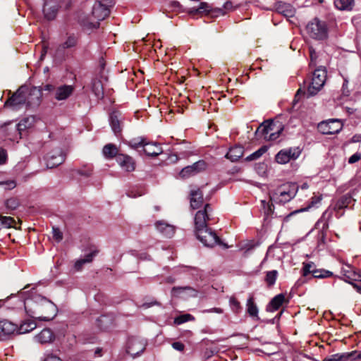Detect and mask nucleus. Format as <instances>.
Wrapping results in <instances>:
<instances>
[{
	"label": "nucleus",
	"instance_id": "45",
	"mask_svg": "<svg viewBox=\"0 0 361 361\" xmlns=\"http://www.w3.org/2000/svg\"><path fill=\"white\" fill-rule=\"evenodd\" d=\"M8 123V122L7 123H5L2 126H1V130L2 131L5 133V135L8 137H9V138L11 140H16L18 137V133H15L13 132V130L11 128L10 126H7L6 128H5V126Z\"/></svg>",
	"mask_w": 361,
	"mask_h": 361
},
{
	"label": "nucleus",
	"instance_id": "41",
	"mask_svg": "<svg viewBox=\"0 0 361 361\" xmlns=\"http://www.w3.org/2000/svg\"><path fill=\"white\" fill-rule=\"evenodd\" d=\"M146 141L145 139L143 137H137L132 139L129 142V146L135 149H138L140 147H142L143 149L144 145H145Z\"/></svg>",
	"mask_w": 361,
	"mask_h": 361
},
{
	"label": "nucleus",
	"instance_id": "12",
	"mask_svg": "<svg viewBox=\"0 0 361 361\" xmlns=\"http://www.w3.org/2000/svg\"><path fill=\"white\" fill-rule=\"evenodd\" d=\"M25 97H26V104L28 106H38L40 103V99L42 97V91L40 89L32 87L31 88H28L25 87Z\"/></svg>",
	"mask_w": 361,
	"mask_h": 361
},
{
	"label": "nucleus",
	"instance_id": "17",
	"mask_svg": "<svg viewBox=\"0 0 361 361\" xmlns=\"http://www.w3.org/2000/svg\"><path fill=\"white\" fill-rule=\"evenodd\" d=\"M59 10V5L54 0H47L44 2L43 13L45 18L51 20L55 18Z\"/></svg>",
	"mask_w": 361,
	"mask_h": 361
},
{
	"label": "nucleus",
	"instance_id": "31",
	"mask_svg": "<svg viewBox=\"0 0 361 361\" xmlns=\"http://www.w3.org/2000/svg\"><path fill=\"white\" fill-rule=\"evenodd\" d=\"M1 333L5 335H10L16 331L18 332V326L8 320H1Z\"/></svg>",
	"mask_w": 361,
	"mask_h": 361
},
{
	"label": "nucleus",
	"instance_id": "61",
	"mask_svg": "<svg viewBox=\"0 0 361 361\" xmlns=\"http://www.w3.org/2000/svg\"><path fill=\"white\" fill-rule=\"evenodd\" d=\"M47 49H48V47L45 44H44L42 46V54H41V56H40V59L42 60L43 58L44 57V56L46 55L47 52Z\"/></svg>",
	"mask_w": 361,
	"mask_h": 361
},
{
	"label": "nucleus",
	"instance_id": "14",
	"mask_svg": "<svg viewBox=\"0 0 361 361\" xmlns=\"http://www.w3.org/2000/svg\"><path fill=\"white\" fill-rule=\"evenodd\" d=\"M116 162L121 169L126 172H132L135 169V161L134 159L128 154H118L116 157Z\"/></svg>",
	"mask_w": 361,
	"mask_h": 361
},
{
	"label": "nucleus",
	"instance_id": "51",
	"mask_svg": "<svg viewBox=\"0 0 361 361\" xmlns=\"http://www.w3.org/2000/svg\"><path fill=\"white\" fill-rule=\"evenodd\" d=\"M53 237L57 242H60L63 239V234L59 228H53Z\"/></svg>",
	"mask_w": 361,
	"mask_h": 361
},
{
	"label": "nucleus",
	"instance_id": "16",
	"mask_svg": "<svg viewBox=\"0 0 361 361\" xmlns=\"http://www.w3.org/2000/svg\"><path fill=\"white\" fill-rule=\"evenodd\" d=\"M46 160L47 168L53 169L64 161L65 156L60 149H56L48 154Z\"/></svg>",
	"mask_w": 361,
	"mask_h": 361
},
{
	"label": "nucleus",
	"instance_id": "29",
	"mask_svg": "<svg viewBox=\"0 0 361 361\" xmlns=\"http://www.w3.org/2000/svg\"><path fill=\"white\" fill-rule=\"evenodd\" d=\"M110 125L116 135H118L122 130L121 121L116 112H113L110 116Z\"/></svg>",
	"mask_w": 361,
	"mask_h": 361
},
{
	"label": "nucleus",
	"instance_id": "37",
	"mask_svg": "<svg viewBox=\"0 0 361 361\" xmlns=\"http://www.w3.org/2000/svg\"><path fill=\"white\" fill-rule=\"evenodd\" d=\"M37 325L35 322L33 321H27L22 324H20V327L18 328V333L19 334H25L27 332H30V331L35 329L36 328Z\"/></svg>",
	"mask_w": 361,
	"mask_h": 361
},
{
	"label": "nucleus",
	"instance_id": "1",
	"mask_svg": "<svg viewBox=\"0 0 361 361\" xmlns=\"http://www.w3.org/2000/svg\"><path fill=\"white\" fill-rule=\"evenodd\" d=\"M30 297V302L27 303L28 316L39 321H51L56 316V306L38 294L35 288L31 289Z\"/></svg>",
	"mask_w": 361,
	"mask_h": 361
},
{
	"label": "nucleus",
	"instance_id": "59",
	"mask_svg": "<svg viewBox=\"0 0 361 361\" xmlns=\"http://www.w3.org/2000/svg\"><path fill=\"white\" fill-rule=\"evenodd\" d=\"M322 200V196H315V197H313L312 198V202H311V204L312 206H314L318 203L320 202V201Z\"/></svg>",
	"mask_w": 361,
	"mask_h": 361
},
{
	"label": "nucleus",
	"instance_id": "27",
	"mask_svg": "<svg viewBox=\"0 0 361 361\" xmlns=\"http://www.w3.org/2000/svg\"><path fill=\"white\" fill-rule=\"evenodd\" d=\"M243 147L241 146H235L231 147L227 152L226 157L231 161H235L238 160L243 155Z\"/></svg>",
	"mask_w": 361,
	"mask_h": 361
},
{
	"label": "nucleus",
	"instance_id": "28",
	"mask_svg": "<svg viewBox=\"0 0 361 361\" xmlns=\"http://www.w3.org/2000/svg\"><path fill=\"white\" fill-rule=\"evenodd\" d=\"M285 300V296L283 294H279L276 295L269 302L267 310L270 312H274L279 309L282 305Z\"/></svg>",
	"mask_w": 361,
	"mask_h": 361
},
{
	"label": "nucleus",
	"instance_id": "2",
	"mask_svg": "<svg viewBox=\"0 0 361 361\" xmlns=\"http://www.w3.org/2000/svg\"><path fill=\"white\" fill-rule=\"evenodd\" d=\"M211 206L206 204L202 210H199L195 216V226L197 238L207 247H214L220 243L216 233L207 226L209 220Z\"/></svg>",
	"mask_w": 361,
	"mask_h": 361
},
{
	"label": "nucleus",
	"instance_id": "40",
	"mask_svg": "<svg viewBox=\"0 0 361 361\" xmlns=\"http://www.w3.org/2000/svg\"><path fill=\"white\" fill-rule=\"evenodd\" d=\"M277 276L278 271L276 270H272L267 272L265 281L269 286H271L275 283Z\"/></svg>",
	"mask_w": 361,
	"mask_h": 361
},
{
	"label": "nucleus",
	"instance_id": "9",
	"mask_svg": "<svg viewBox=\"0 0 361 361\" xmlns=\"http://www.w3.org/2000/svg\"><path fill=\"white\" fill-rule=\"evenodd\" d=\"M343 125L338 119H331L320 122L318 124V130L324 135H332L338 133Z\"/></svg>",
	"mask_w": 361,
	"mask_h": 361
},
{
	"label": "nucleus",
	"instance_id": "34",
	"mask_svg": "<svg viewBox=\"0 0 361 361\" xmlns=\"http://www.w3.org/2000/svg\"><path fill=\"white\" fill-rule=\"evenodd\" d=\"M247 312L252 317L258 318V308L254 302L253 298L251 297L247 301Z\"/></svg>",
	"mask_w": 361,
	"mask_h": 361
},
{
	"label": "nucleus",
	"instance_id": "22",
	"mask_svg": "<svg viewBox=\"0 0 361 361\" xmlns=\"http://www.w3.org/2000/svg\"><path fill=\"white\" fill-rule=\"evenodd\" d=\"M142 152L147 156L157 157L161 154L162 147L156 142H147L143 146Z\"/></svg>",
	"mask_w": 361,
	"mask_h": 361
},
{
	"label": "nucleus",
	"instance_id": "26",
	"mask_svg": "<svg viewBox=\"0 0 361 361\" xmlns=\"http://www.w3.org/2000/svg\"><path fill=\"white\" fill-rule=\"evenodd\" d=\"M341 272L345 282L352 285V283H354L353 281L357 280V275L350 266L346 265L345 267H343Z\"/></svg>",
	"mask_w": 361,
	"mask_h": 361
},
{
	"label": "nucleus",
	"instance_id": "4",
	"mask_svg": "<svg viewBox=\"0 0 361 361\" xmlns=\"http://www.w3.org/2000/svg\"><path fill=\"white\" fill-rule=\"evenodd\" d=\"M283 130L281 124L265 121L257 128L255 134L267 141H275L279 137Z\"/></svg>",
	"mask_w": 361,
	"mask_h": 361
},
{
	"label": "nucleus",
	"instance_id": "62",
	"mask_svg": "<svg viewBox=\"0 0 361 361\" xmlns=\"http://www.w3.org/2000/svg\"><path fill=\"white\" fill-rule=\"evenodd\" d=\"M352 286L359 293L361 294V286H359L358 284L355 283H352Z\"/></svg>",
	"mask_w": 361,
	"mask_h": 361
},
{
	"label": "nucleus",
	"instance_id": "30",
	"mask_svg": "<svg viewBox=\"0 0 361 361\" xmlns=\"http://www.w3.org/2000/svg\"><path fill=\"white\" fill-rule=\"evenodd\" d=\"M356 351L344 353H336L331 355L323 360V361H348L349 359L355 354Z\"/></svg>",
	"mask_w": 361,
	"mask_h": 361
},
{
	"label": "nucleus",
	"instance_id": "54",
	"mask_svg": "<svg viewBox=\"0 0 361 361\" xmlns=\"http://www.w3.org/2000/svg\"><path fill=\"white\" fill-rule=\"evenodd\" d=\"M361 159V154L360 153H355L353 154L348 159L349 164H354L358 161Z\"/></svg>",
	"mask_w": 361,
	"mask_h": 361
},
{
	"label": "nucleus",
	"instance_id": "25",
	"mask_svg": "<svg viewBox=\"0 0 361 361\" xmlns=\"http://www.w3.org/2000/svg\"><path fill=\"white\" fill-rule=\"evenodd\" d=\"M102 153L104 157L107 159H116L118 154V149L117 147L111 143L107 144L104 146Z\"/></svg>",
	"mask_w": 361,
	"mask_h": 361
},
{
	"label": "nucleus",
	"instance_id": "44",
	"mask_svg": "<svg viewBox=\"0 0 361 361\" xmlns=\"http://www.w3.org/2000/svg\"><path fill=\"white\" fill-rule=\"evenodd\" d=\"M193 320H195V317L192 315L190 314H185L175 318L174 323L177 325H180L185 322Z\"/></svg>",
	"mask_w": 361,
	"mask_h": 361
},
{
	"label": "nucleus",
	"instance_id": "63",
	"mask_svg": "<svg viewBox=\"0 0 361 361\" xmlns=\"http://www.w3.org/2000/svg\"><path fill=\"white\" fill-rule=\"evenodd\" d=\"M6 185H8V187L9 189L14 188L16 185V184L14 181H9V182L6 183Z\"/></svg>",
	"mask_w": 361,
	"mask_h": 361
},
{
	"label": "nucleus",
	"instance_id": "56",
	"mask_svg": "<svg viewBox=\"0 0 361 361\" xmlns=\"http://www.w3.org/2000/svg\"><path fill=\"white\" fill-rule=\"evenodd\" d=\"M202 312L204 313H212V312H214V313H217V314H222L224 311H223V310L221 308L214 307V308H212V309H208V310H203Z\"/></svg>",
	"mask_w": 361,
	"mask_h": 361
},
{
	"label": "nucleus",
	"instance_id": "64",
	"mask_svg": "<svg viewBox=\"0 0 361 361\" xmlns=\"http://www.w3.org/2000/svg\"><path fill=\"white\" fill-rule=\"evenodd\" d=\"M171 4L174 7H176V8H180V4L178 1H171Z\"/></svg>",
	"mask_w": 361,
	"mask_h": 361
},
{
	"label": "nucleus",
	"instance_id": "15",
	"mask_svg": "<svg viewBox=\"0 0 361 361\" xmlns=\"http://www.w3.org/2000/svg\"><path fill=\"white\" fill-rule=\"evenodd\" d=\"M33 120V118H25L17 124L14 123L13 121H8L5 128L7 126H10L15 133L18 134V137L21 138V133L32 126Z\"/></svg>",
	"mask_w": 361,
	"mask_h": 361
},
{
	"label": "nucleus",
	"instance_id": "35",
	"mask_svg": "<svg viewBox=\"0 0 361 361\" xmlns=\"http://www.w3.org/2000/svg\"><path fill=\"white\" fill-rule=\"evenodd\" d=\"M335 6L339 10H351L354 0H335Z\"/></svg>",
	"mask_w": 361,
	"mask_h": 361
},
{
	"label": "nucleus",
	"instance_id": "10",
	"mask_svg": "<svg viewBox=\"0 0 361 361\" xmlns=\"http://www.w3.org/2000/svg\"><path fill=\"white\" fill-rule=\"evenodd\" d=\"M301 150L299 147H290L279 151L275 157L276 161L281 164H285L291 159H296L300 154Z\"/></svg>",
	"mask_w": 361,
	"mask_h": 361
},
{
	"label": "nucleus",
	"instance_id": "42",
	"mask_svg": "<svg viewBox=\"0 0 361 361\" xmlns=\"http://www.w3.org/2000/svg\"><path fill=\"white\" fill-rule=\"evenodd\" d=\"M333 276V273L328 270L324 269H314L313 270V277L317 279L328 278Z\"/></svg>",
	"mask_w": 361,
	"mask_h": 361
},
{
	"label": "nucleus",
	"instance_id": "8",
	"mask_svg": "<svg viewBox=\"0 0 361 361\" xmlns=\"http://www.w3.org/2000/svg\"><path fill=\"white\" fill-rule=\"evenodd\" d=\"M114 4V0H100L94 4L92 16L98 21L103 20L110 13V8Z\"/></svg>",
	"mask_w": 361,
	"mask_h": 361
},
{
	"label": "nucleus",
	"instance_id": "18",
	"mask_svg": "<svg viewBox=\"0 0 361 361\" xmlns=\"http://www.w3.org/2000/svg\"><path fill=\"white\" fill-rule=\"evenodd\" d=\"M145 348V344L142 341L131 338L128 342L127 352L133 357H135L142 353Z\"/></svg>",
	"mask_w": 361,
	"mask_h": 361
},
{
	"label": "nucleus",
	"instance_id": "58",
	"mask_svg": "<svg viewBox=\"0 0 361 361\" xmlns=\"http://www.w3.org/2000/svg\"><path fill=\"white\" fill-rule=\"evenodd\" d=\"M44 361H62L59 357L53 355H48Z\"/></svg>",
	"mask_w": 361,
	"mask_h": 361
},
{
	"label": "nucleus",
	"instance_id": "23",
	"mask_svg": "<svg viewBox=\"0 0 361 361\" xmlns=\"http://www.w3.org/2000/svg\"><path fill=\"white\" fill-rule=\"evenodd\" d=\"M54 336L52 331L49 329H43L39 334L35 336V339L40 343H47L53 341Z\"/></svg>",
	"mask_w": 361,
	"mask_h": 361
},
{
	"label": "nucleus",
	"instance_id": "24",
	"mask_svg": "<svg viewBox=\"0 0 361 361\" xmlns=\"http://www.w3.org/2000/svg\"><path fill=\"white\" fill-rule=\"evenodd\" d=\"M98 250H93L90 253L85 256L84 258L78 259L74 264V268L76 271H80L84 264L90 263L93 258L97 255Z\"/></svg>",
	"mask_w": 361,
	"mask_h": 361
},
{
	"label": "nucleus",
	"instance_id": "3",
	"mask_svg": "<svg viewBox=\"0 0 361 361\" xmlns=\"http://www.w3.org/2000/svg\"><path fill=\"white\" fill-rule=\"evenodd\" d=\"M29 286H25L17 294H11L4 300H0V306L5 307L8 310L24 312L27 313V303L30 302V290H27Z\"/></svg>",
	"mask_w": 361,
	"mask_h": 361
},
{
	"label": "nucleus",
	"instance_id": "38",
	"mask_svg": "<svg viewBox=\"0 0 361 361\" xmlns=\"http://www.w3.org/2000/svg\"><path fill=\"white\" fill-rule=\"evenodd\" d=\"M352 202V197L349 195H343L336 202V207L337 209H341L347 207Z\"/></svg>",
	"mask_w": 361,
	"mask_h": 361
},
{
	"label": "nucleus",
	"instance_id": "6",
	"mask_svg": "<svg viewBox=\"0 0 361 361\" xmlns=\"http://www.w3.org/2000/svg\"><path fill=\"white\" fill-rule=\"evenodd\" d=\"M326 80V71L324 68L316 69L312 75V80L309 85L306 94L307 97L317 94L324 86Z\"/></svg>",
	"mask_w": 361,
	"mask_h": 361
},
{
	"label": "nucleus",
	"instance_id": "19",
	"mask_svg": "<svg viewBox=\"0 0 361 361\" xmlns=\"http://www.w3.org/2000/svg\"><path fill=\"white\" fill-rule=\"evenodd\" d=\"M157 230L166 238H171L175 233V227L164 221H158L155 223Z\"/></svg>",
	"mask_w": 361,
	"mask_h": 361
},
{
	"label": "nucleus",
	"instance_id": "52",
	"mask_svg": "<svg viewBox=\"0 0 361 361\" xmlns=\"http://www.w3.org/2000/svg\"><path fill=\"white\" fill-rule=\"evenodd\" d=\"M320 224H322V238L324 237V231L328 228V223L324 219H320L316 224V226H319Z\"/></svg>",
	"mask_w": 361,
	"mask_h": 361
},
{
	"label": "nucleus",
	"instance_id": "36",
	"mask_svg": "<svg viewBox=\"0 0 361 361\" xmlns=\"http://www.w3.org/2000/svg\"><path fill=\"white\" fill-rule=\"evenodd\" d=\"M16 228V221L15 220L10 216H0V230L2 228Z\"/></svg>",
	"mask_w": 361,
	"mask_h": 361
},
{
	"label": "nucleus",
	"instance_id": "60",
	"mask_svg": "<svg viewBox=\"0 0 361 361\" xmlns=\"http://www.w3.org/2000/svg\"><path fill=\"white\" fill-rule=\"evenodd\" d=\"M353 142H361V134L355 135L352 137Z\"/></svg>",
	"mask_w": 361,
	"mask_h": 361
},
{
	"label": "nucleus",
	"instance_id": "46",
	"mask_svg": "<svg viewBox=\"0 0 361 361\" xmlns=\"http://www.w3.org/2000/svg\"><path fill=\"white\" fill-rule=\"evenodd\" d=\"M267 150V147L263 146L261 148H259L258 150L255 152L254 153L251 154L250 156L247 157V160L252 161L257 159L259 158L264 153H265Z\"/></svg>",
	"mask_w": 361,
	"mask_h": 361
},
{
	"label": "nucleus",
	"instance_id": "11",
	"mask_svg": "<svg viewBox=\"0 0 361 361\" xmlns=\"http://www.w3.org/2000/svg\"><path fill=\"white\" fill-rule=\"evenodd\" d=\"M25 87H20L16 93L13 94L5 102V106H10L13 109H18L20 106L26 104V97L24 92H25Z\"/></svg>",
	"mask_w": 361,
	"mask_h": 361
},
{
	"label": "nucleus",
	"instance_id": "20",
	"mask_svg": "<svg viewBox=\"0 0 361 361\" xmlns=\"http://www.w3.org/2000/svg\"><path fill=\"white\" fill-rule=\"evenodd\" d=\"M74 87L72 85H61L54 92V98L59 101L68 99L73 92Z\"/></svg>",
	"mask_w": 361,
	"mask_h": 361
},
{
	"label": "nucleus",
	"instance_id": "49",
	"mask_svg": "<svg viewBox=\"0 0 361 361\" xmlns=\"http://www.w3.org/2000/svg\"><path fill=\"white\" fill-rule=\"evenodd\" d=\"M314 267V264L313 262H309L304 264L303 268H302V272L303 276H307L309 274L312 273L313 274V270L315 269H312Z\"/></svg>",
	"mask_w": 361,
	"mask_h": 361
},
{
	"label": "nucleus",
	"instance_id": "53",
	"mask_svg": "<svg viewBox=\"0 0 361 361\" xmlns=\"http://www.w3.org/2000/svg\"><path fill=\"white\" fill-rule=\"evenodd\" d=\"M7 159V152L4 149H0V164H4Z\"/></svg>",
	"mask_w": 361,
	"mask_h": 361
},
{
	"label": "nucleus",
	"instance_id": "39",
	"mask_svg": "<svg viewBox=\"0 0 361 361\" xmlns=\"http://www.w3.org/2000/svg\"><path fill=\"white\" fill-rule=\"evenodd\" d=\"M78 39L74 35H70L67 37L66 40L60 45L62 49H69L75 47L77 44Z\"/></svg>",
	"mask_w": 361,
	"mask_h": 361
},
{
	"label": "nucleus",
	"instance_id": "7",
	"mask_svg": "<svg viewBox=\"0 0 361 361\" xmlns=\"http://www.w3.org/2000/svg\"><path fill=\"white\" fill-rule=\"evenodd\" d=\"M308 35L316 39H324L327 37V27L324 22L317 18L313 19L306 27Z\"/></svg>",
	"mask_w": 361,
	"mask_h": 361
},
{
	"label": "nucleus",
	"instance_id": "55",
	"mask_svg": "<svg viewBox=\"0 0 361 361\" xmlns=\"http://www.w3.org/2000/svg\"><path fill=\"white\" fill-rule=\"evenodd\" d=\"M172 347L175 350H176L178 351H180V352L183 351L184 350V348H185L184 344L183 343H181V342H178V341L173 343H172Z\"/></svg>",
	"mask_w": 361,
	"mask_h": 361
},
{
	"label": "nucleus",
	"instance_id": "47",
	"mask_svg": "<svg viewBox=\"0 0 361 361\" xmlns=\"http://www.w3.org/2000/svg\"><path fill=\"white\" fill-rule=\"evenodd\" d=\"M208 5L207 3H204V2H202L200 4V6L195 8H190V10L189 11V13L190 14H196L197 13H204V12H207L208 10Z\"/></svg>",
	"mask_w": 361,
	"mask_h": 361
},
{
	"label": "nucleus",
	"instance_id": "13",
	"mask_svg": "<svg viewBox=\"0 0 361 361\" xmlns=\"http://www.w3.org/2000/svg\"><path fill=\"white\" fill-rule=\"evenodd\" d=\"M207 167V164L203 160H200L190 166H185L180 172L182 178H189L204 171Z\"/></svg>",
	"mask_w": 361,
	"mask_h": 361
},
{
	"label": "nucleus",
	"instance_id": "57",
	"mask_svg": "<svg viewBox=\"0 0 361 361\" xmlns=\"http://www.w3.org/2000/svg\"><path fill=\"white\" fill-rule=\"evenodd\" d=\"M310 59H311L310 64L312 65L314 61L317 59V53L312 47L310 48Z\"/></svg>",
	"mask_w": 361,
	"mask_h": 361
},
{
	"label": "nucleus",
	"instance_id": "50",
	"mask_svg": "<svg viewBox=\"0 0 361 361\" xmlns=\"http://www.w3.org/2000/svg\"><path fill=\"white\" fill-rule=\"evenodd\" d=\"M18 201L16 198H10L7 200L6 202V207L11 209H16L18 207Z\"/></svg>",
	"mask_w": 361,
	"mask_h": 361
},
{
	"label": "nucleus",
	"instance_id": "48",
	"mask_svg": "<svg viewBox=\"0 0 361 361\" xmlns=\"http://www.w3.org/2000/svg\"><path fill=\"white\" fill-rule=\"evenodd\" d=\"M229 303L232 310L234 312L238 313L240 312L241 309L240 303L235 298L231 297L229 300Z\"/></svg>",
	"mask_w": 361,
	"mask_h": 361
},
{
	"label": "nucleus",
	"instance_id": "5",
	"mask_svg": "<svg viewBox=\"0 0 361 361\" xmlns=\"http://www.w3.org/2000/svg\"><path fill=\"white\" fill-rule=\"evenodd\" d=\"M298 186L295 183H286L279 187L270 193V199L276 203H286L292 200L296 195Z\"/></svg>",
	"mask_w": 361,
	"mask_h": 361
},
{
	"label": "nucleus",
	"instance_id": "21",
	"mask_svg": "<svg viewBox=\"0 0 361 361\" xmlns=\"http://www.w3.org/2000/svg\"><path fill=\"white\" fill-rule=\"evenodd\" d=\"M203 193L199 189L192 190L190 192V207L193 209L200 208L203 204Z\"/></svg>",
	"mask_w": 361,
	"mask_h": 361
},
{
	"label": "nucleus",
	"instance_id": "33",
	"mask_svg": "<svg viewBox=\"0 0 361 361\" xmlns=\"http://www.w3.org/2000/svg\"><path fill=\"white\" fill-rule=\"evenodd\" d=\"M188 291L190 295L196 296L197 290L190 286L184 287H173L171 290V294L174 296H178L180 293Z\"/></svg>",
	"mask_w": 361,
	"mask_h": 361
},
{
	"label": "nucleus",
	"instance_id": "32",
	"mask_svg": "<svg viewBox=\"0 0 361 361\" xmlns=\"http://www.w3.org/2000/svg\"><path fill=\"white\" fill-rule=\"evenodd\" d=\"M279 13H281L286 17H292L295 15V9L292 6L287 4H280L278 8Z\"/></svg>",
	"mask_w": 361,
	"mask_h": 361
},
{
	"label": "nucleus",
	"instance_id": "43",
	"mask_svg": "<svg viewBox=\"0 0 361 361\" xmlns=\"http://www.w3.org/2000/svg\"><path fill=\"white\" fill-rule=\"evenodd\" d=\"M92 91L98 98H101L103 97L102 85L99 80L93 81Z\"/></svg>",
	"mask_w": 361,
	"mask_h": 361
}]
</instances>
